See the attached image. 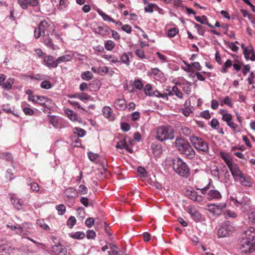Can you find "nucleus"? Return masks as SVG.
Listing matches in <instances>:
<instances>
[{
  "label": "nucleus",
  "instance_id": "1",
  "mask_svg": "<svg viewBox=\"0 0 255 255\" xmlns=\"http://www.w3.org/2000/svg\"><path fill=\"white\" fill-rule=\"evenodd\" d=\"M174 143L177 149L182 154H184L188 158L192 159L194 157L195 151L184 138L177 137Z\"/></svg>",
  "mask_w": 255,
  "mask_h": 255
},
{
  "label": "nucleus",
  "instance_id": "2",
  "mask_svg": "<svg viewBox=\"0 0 255 255\" xmlns=\"http://www.w3.org/2000/svg\"><path fill=\"white\" fill-rule=\"evenodd\" d=\"M174 129L170 127H160L156 129L155 138L160 141L172 139L174 137Z\"/></svg>",
  "mask_w": 255,
  "mask_h": 255
},
{
  "label": "nucleus",
  "instance_id": "3",
  "mask_svg": "<svg viewBox=\"0 0 255 255\" xmlns=\"http://www.w3.org/2000/svg\"><path fill=\"white\" fill-rule=\"evenodd\" d=\"M173 168L174 171L180 176L187 177L190 174V169L180 158H176L173 160Z\"/></svg>",
  "mask_w": 255,
  "mask_h": 255
},
{
  "label": "nucleus",
  "instance_id": "4",
  "mask_svg": "<svg viewBox=\"0 0 255 255\" xmlns=\"http://www.w3.org/2000/svg\"><path fill=\"white\" fill-rule=\"evenodd\" d=\"M190 140L193 146L197 150L206 153L209 152V148L208 144L202 138L193 134L190 136Z\"/></svg>",
  "mask_w": 255,
  "mask_h": 255
},
{
  "label": "nucleus",
  "instance_id": "5",
  "mask_svg": "<svg viewBox=\"0 0 255 255\" xmlns=\"http://www.w3.org/2000/svg\"><path fill=\"white\" fill-rule=\"evenodd\" d=\"M50 22L46 20L41 21L38 27L35 29L34 36L36 38H39L42 34H49L50 32Z\"/></svg>",
  "mask_w": 255,
  "mask_h": 255
},
{
  "label": "nucleus",
  "instance_id": "6",
  "mask_svg": "<svg viewBox=\"0 0 255 255\" xmlns=\"http://www.w3.org/2000/svg\"><path fill=\"white\" fill-rule=\"evenodd\" d=\"M240 248L242 252L245 254L251 253L255 251V242L243 237Z\"/></svg>",
  "mask_w": 255,
  "mask_h": 255
},
{
  "label": "nucleus",
  "instance_id": "7",
  "mask_svg": "<svg viewBox=\"0 0 255 255\" xmlns=\"http://www.w3.org/2000/svg\"><path fill=\"white\" fill-rule=\"evenodd\" d=\"M91 29L96 34H100L102 36L108 35L110 31V28L107 26H99L97 24L93 25Z\"/></svg>",
  "mask_w": 255,
  "mask_h": 255
},
{
  "label": "nucleus",
  "instance_id": "8",
  "mask_svg": "<svg viewBox=\"0 0 255 255\" xmlns=\"http://www.w3.org/2000/svg\"><path fill=\"white\" fill-rule=\"evenodd\" d=\"M232 227L226 223L222 224L218 231V236L219 238H224L228 236L232 231Z\"/></svg>",
  "mask_w": 255,
  "mask_h": 255
},
{
  "label": "nucleus",
  "instance_id": "9",
  "mask_svg": "<svg viewBox=\"0 0 255 255\" xmlns=\"http://www.w3.org/2000/svg\"><path fill=\"white\" fill-rule=\"evenodd\" d=\"M52 252L54 255H67V250L64 246L58 244L53 246Z\"/></svg>",
  "mask_w": 255,
  "mask_h": 255
},
{
  "label": "nucleus",
  "instance_id": "10",
  "mask_svg": "<svg viewBox=\"0 0 255 255\" xmlns=\"http://www.w3.org/2000/svg\"><path fill=\"white\" fill-rule=\"evenodd\" d=\"M230 169L232 176L234 177H238L239 178H243V174L241 170H240L239 166L236 164H233V163L230 165V167H228Z\"/></svg>",
  "mask_w": 255,
  "mask_h": 255
},
{
  "label": "nucleus",
  "instance_id": "11",
  "mask_svg": "<svg viewBox=\"0 0 255 255\" xmlns=\"http://www.w3.org/2000/svg\"><path fill=\"white\" fill-rule=\"evenodd\" d=\"M17 1L23 9H26L28 6H36L38 3L37 0H17Z\"/></svg>",
  "mask_w": 255,
  "mask_h": 255
},
{
  "label": "nucleus",
  "instance_id": "12",
  "mask_svg": "<svg viewBox=\"0 0 255 255\" xmlns=\"http://www.w3.org/2000/svg\"><path fill=\"white\" fill-rule=\"evenodd\" d=\"M44 62L45 65L49 68H56L57 67L56 60H55L52 56L48 55L45 56L44 57Z\"/></svg>",
  "mask_w": 255,
  "mask_h": 255
},
{
  "label": "nucleus",
  "instance_id": "13",
  "mask_svg": "<svg viewBox=\"0 0 255 255\" xmlns=\"http://www.w3.org/2000/svg\"><path fill=\"white\" fill-rule=\"evenodd\" d=\"M244 237L255 242V228L253 227H250L247 230L245 231Z\"/></svg>",
  "mask_w": 255,
  "mask_h": 255
},
{
  "label": "nucleus",
  "instance_id": "14",
  "mask_svg": "<svg viewBox=\"0 0 255 255\" xmlns=\"http://www.w3.org/2000/svg\"><path fill=\"white\" fill-rule=\"evenodd\" d=\"M43 41L46 46L53 50H55V46L53 42L51 37L49 36V33L43 35Z\"/></svg>",
  "mask_w": 255,
  "mask_h": 255
},
{
  "label": "nucleus",
  "instance_id": "15",
  "mask_svg": "<svg viewBox=\"0 0 255 255\" xmlns=\"http://www.w3.org/2000/svg\"><path fill=\"white\" fill-rule=\"evenodd\" d=\"M188 212L191 215L192 219L195 221H199L201 218V215L195 208H189Z\"/></svg>",
  "mask_w": 255,
  "mask_h": 255
},
{
  "label": "nucleus",
  "instance_id": "16",
  "mask_svg": "<svg viewBox=\"0 0 255 255\" xmlns=\"http://www.w3.org/2000/svg\"><path fill=\"white\" fill-rule=\"evenodd\" d=\"M221 197V194L218 191L211 190L207 194V198L208 200L211 201L213 199H219Z\"/></svg>",
  "mask_w": 255,
  "mask_h": 255
},
{
  "label": "nucleus",
  "instance_id": "17",
  "mask_svg": "<svg viewBox=\"0 0 255 255\" xmlns=\"http://www.w3.org/2000/svg\"><path fill=\"white\" fill-rule=\"evenodd\" d=\"M10 246L7 244H2L0 245V255H9L13 251Z\"/></svg>",
  "mask_w": 255,
  "mask_h": 255
},
{
  "label": "nucleus",
  "instance_id": "18",
  "mask_svg": "<svg viewBox=\"0 0 255 255\" xmlns=\"http://www.w3.org/2000/svg\"><path fill=\"white\" fill-rule=\"evenodd\" d=\"M64 193L67 198H75L78 197V191L72 187L66 189Z\"/></svg>",
  "mask_w": 255,
  "mask_h": 255
},
{
  "label": "nucleus",
  "instance_id": "19",
  "mask_svg": "<svg viewBox=\"0 0 255 255\" xmlns=\"http://www.w3.org/2000/svg\"><path fill=\"white\" fill-rule=\"evenodd\" d=\"M115 107L119 110H124L127 108L126 101L124 99H118L114 103Z\"/></svg>",
  "mask_w": 255,
  "mask_h": 255
},
{
  "label": "nucleus",
  "instance_id": "20",
  "mask_svg": "<svg viewBox=\"0 0 255 255\" xmlns=\"http://www.w3.org/2000/svg\"><path fill=\"white\" fill-rule=\"evenodd\" d=\"M188 196L190 199L194 201L201 202L203 201L202 197L201 195L198 194V193L195 191H190L189 193Z\"/></svg>",
  "mask_w": 255,
  "mask_h": 255
},
{
  "label": "nucleus",
  "instance_id": "21",
  "mask_svg": "<svg viewBox=\"0 0 255 255\" xmlns=\"http://www.w3.org/2000/svg\"><path fill=\"white\" fill-rule=\"evenodd\" d=\"M65 113L71 121H78L79 123L81 122L82 119L81 118H78L76 114L73 111L67 109L65 110Z\"/></svg>",
  "mask_w": 255,
  "mask_h": 255
},
{
  "label": "nucleus",
  "instance_id": "22",
  "mask_svg": "<svg viewBox=\"0 0 255 255\" xmlns=\"http://www.w3.org/2000/svg\"><path fill=\"white\" fill-rule=\"evenodd\" d=\"M226 206V204L225 203H220L219 204L215 205V204H211L209 205V207H212V208L210 209V210L213 212H217L218 211H220L223 209L225 208Z\"/></svg>",
  "mask_w": 255,
  "mask_h": 255
},
{
  "label": "nucleus",
  "instance_id": "23",
  "mask_svg": "<svg viewBox=\"0 0 255 255\" xmlns=\"http://www.w3.org/2000/svg\"><path fill=\"white\" fill-rule=\"evenodd\" d=\"M68 97L70 98H78L81 100H88L90 99L91 97L86 93H83L82 94H76L74 95H69Z\"/></svg>",
  "mask_w": 255,
  "mask_h": 255
},
{
  "label": "nucleus",
  "instance_id": "24",
  "mask_svg": "<svg viewBox=\"0 0 255 255\" xmlns=\"http://www.w3.org/2000/svg\"><path fill=\"white\" fill-rule=\"evenodd\" d=\"M72 57L70 55L68 54L60 56L56 59L57 65L62 62L70 61L72 60Z\"/></svg>",
  "mask_w": 255,
  "mask_h": 255
},
{
  "label": "nucleus",
  "instance_id": "25",
  "mask_svg": "<svg viewBox=\"0 0 255 255\" xmlns=\"http://www.w3.org/2000/svg\"><path fill=\"white\" fill-rule=\"evenodd\" d=\"M10 199L12 204L16 209L20 210L21 209L22 204L19 199L14 198V197H11Z\"/></svg>",
  "mask_w": 255,
  "mask_h": 255
},
{
  "label": "nucleus",
  "instance_id": "26",
  "mask_svg": "<svg viewBox=\"0 0 255 255\" xmlns=\"http://www.w3.org/2000/svg\"><path fill=\"white\" fill-rule=\"evenodd\" d=\"M227 125L233 129L234 133L239 132L241 130V128L239 126L235 124L232 121H231Z\"/></svg>",
  "mask_w": 255,
  "mask_h": 255
},
{
  "label": "nucleus",
  "instance_id": "27",
  "mask_svg": "<svg viewBox=\"0 0 255 255\" xmlns=\"http://www.w3.org/2000/svg\"><path fill=\"white\" fill-rule=\"evenodd\" d=\"M221 156L225 162L228 167H230V165L232 163V159L230 158L229 155L225 152H221Z\"/></svg>",
  "mask_w": 255,
  "mask_h": 255
},
{
  "label": "nucleus",
  "instance_id": "28",
  "mask_svg": "<svg viewBox=\"0 0 255 255\" xmlns=\"http://www.w3.org/2000/svg\"><path fill=\"white\" fill-rule=\"evenodd\" d=\"M104 116L106 118H110L112 117L113 110L109 106H105L102 110Z\"/></svg>",
  "mask_w": 255,
  "mask_h": 255
},
{
  "label": "nucleus",
  "instance_id": "29",
  "mask_svg": "<svg viewBox=\"0 0 255 255\" xmlns=\"http://www.w3.org/2000/svg\"><path fill=\"white\" fill-rule=\"evenodd\" d=\"M98 12L99 15L102 16L104 20L112 22H115V20L113 18L110 17L109 15L103 12L102 11L98 10Z\"/></svg>",
  "mask_w": 255,
  "mask_h": 255
},
{
  "label": "nucleus",
  "instance_id": "30",
  "mask_svg": "<svg viewBox=\"0 0 255 255\" xmlns=\"http://www.w3.org/2000/svg\"><path fill=\"white\" fill-rule=\"evenodd\" d=\"M56 209L58 212V214L60 215H63L66 212V207L63 204H59L56 206Z\"/></svg>",
  "mask_w": 255,
  "mask_h": 255
},
{
  "label": "nucleus",
  "instance_id": "31",
  "mask_svg": "<svg viewBox=\"0 0 255 255\" xmlns=\"http://www.w3.org/2000/svg\"><path fill=\"white\" fill-rule=\"evenodd\" d=\"M93 77V74L89 71L85 72L81 75L82 78L85 80H89L91 79Z\"/></svg>",
  "mask_w": 255,
  "mask_h": 255
},
{
  "label": "nucleus",
  "instance_id": "32",
  "mask_svg": "<svg viewBox=\"0 0 255 255\" xmlns=\"http://www.w3.org/2000/svg\"><path fill=\"white\" fill-rule=\"evenodd\" d=\"M47 98L43 96H36V101L35 103L39 104L42 106H44L45 102Z\"/></svg>",
  "mask_w": 255,
  "mask_h": 255
},
{
  "label": "nucleus",
  "instance_id": "33",
  "mask_svg": "<svg viewBox=\"0 0 255 255\" xmlns=\"http://www.w3.org/2000/svg\"><path fill=\"white\" fill-rule=\"evenodd\" d=\"M36 223L38 225H39L40 227L43 228L45 230H49L50 228L49 226L46 224L42 219H39L36 221Z\"/></svg>",
  "mask_w": 255,
  "mask_h": 255
},
{
  "label": "nucleus",
  "instance_id": "34",
  "mask_svg": "<svg viewBox=\"0 0 255 255\" xmlns=\"http://www.w3.org/2000/svg\"><path fill=\"white\" fill-rule=\"evenodd\" d=\"M172 91L173 92L174 94H175L178 98L182 99L183 94L177 86H173L172 88Z\"/></svg>",
  "mask_w": 255,
  "mask_h": 255
},
{
  "label": "nucleus",
  "instance_id": "35",
  "mask_svg": "<svg viewBox=\"0 0 255 255\" xmlns=\"http://www.w3.org/2000/svg\"><path fill=\"white\" fill-rule=\"evenodd\" d=\"M85 236V234L84 232H77L71 235L72 238L76 239H82Z\"/></svg>",
  "mask_w": 255,
  "mask_h": 255
},
{
  "label": "nucleus",
  "instance_id": "36",
  "mask_svg": "<svg viewBox=\"0 0 255 255\" xmlns=\"http://www.w3.org/2000/svg\"><path fill=\"white\" fill-rule=\"evenodd\" d=\"M13 83V79L9 78L6 81V83H4L3 88L4 89L9 90L11 88V86Z\"/></svg>",
  "mask_w": 255,
  "mask_h": 255
},
{
  "label": "nucleus",
  "instance_id": "37",
  "mask_svg": "<svg viewBox=\"0 0 255 255\" xmlns=\"http://www.w3.org/2000/svg\"><path fill=\"white\" fill-rule=\"evenodd\" d=\"M103 57L105 59H106L111 61L114 63L119 62L118 58L117 57H114L113 55H103Z\"/></svg>",
  "mask_w": 255,
  "mask_h": 255
},
{
  "label": "nucleus",
  "instance_id": "38",
  "mask_svg": "<svg viewBox=\"0 0 255 255\" xmlns=\"http://www.w3.org/2000/svg\"><path fill=\"white\" fill-rule=\"evenodd\" d=\"M74 133L77 134L79 137H83L85 134V130L82 128H75L74 129Z\"/></svg>",
  "mask_w": 255,
  "mask_h": 255
},
{
  "label": "nucleus",
  "instance_id": "39",
  "mask_svg": "<svg viewBox=\"0 0 255 255\" xmlns=\"http://www.w3.org/2000/svg\"><path fill=\"white\" fill-rule=\"evenodd\" d=\"M105 47L107 50H112L115 47V43L112 40H108L105 44Z\"/></svg>",
  "mask_w": 255,
  "mask_h": 255
},
{
  "label": "nucleus",
  "instance_id": "40",
  "mask_svg": "<svg viewBox=\"0 0 255 255\" xmlns=\"http://www.w3.org/2000/svg\"><path fill=\"white\" fill-rule=\"evenodd\" d=\"M179 32V29L177 28H172L168 30V36L169 37H174Z\"/></svg>",
  "mask_w": 255,
  "mask_h": 255
},
{
  "label": "nucleus",
  "instance_id": "41",
  "mask_svg": "<svg viewBox=\"0 0 255 255\" xmlns=\"http://www.w3.org/2000/svg\"><path fill=\"white\" fill-rule=\"evenodd\" d=\"M181 131L182 133H183L184 135H185L186 136H191L192 135L191 134V131L190 129L186 127H182L181 128Z\"/></svg>",
  "mask_w": 255,
  "mask_h": 255
},
{
  "label": "nucleus",
  "instance_id": "42",
  "mask_svg": "<svg viewBox=\"0 0 255 255\" xmlns=\"http://www.w3.org/2000/svg\"><path fill=\"white\" fill-rule=\"evenodd\" d=\"M54 103L53 102V101L47 98L44 107L48 109H50L51 108H53L54 107Z\"/></svg>",
  "mask_w": 255,
  "mask_h": 255
},
{
  "label": "nucleus",
  "instance_id": "43",
  "mask_svg": "<svg viewBox=\"0 0 255 255\" xmlns=\"http://www.w3.org/2000/svg\"><path fill=\"white\" fill-rule=\"evenodd\" d=\"M76 222V219L73 216H71L67 222V225L70 228H72Z\"/></svg>",
  "mask_w": 255,
  "mask_h": 255
},
{
  "label": "nucleus",
  "instance_id": "44",
  "mask_svg": "<svg viewBox=\"0 0 255 255\" xmlns=\"http://www.w3.org/2000/svg\"><path fill=\"white\" fill-rule=\"evenodd\" d=\"M40 86L43 89H49L52 88V84L49 81L45 80L41 83Z\"/></svg>",
  "mask_w": 255,
  "mask_h": 255
},
{
  "label": "nucleus",
  "instance_id": "45",
  "mask_svg": "<svg viewBox=\"0 0 255 255\" xmlns=\"http://www.w3.org/2000/svg\"><path fill=\"white\" fill-rule=\"evenodd\" d=\"M222 120L226 122L227 124L229 122H230L232 120V116L231 114L227 113L224 114H223V117L222 118Z\"/></svg>",
  "mask_w": 255,
  "mask_h": 255
},
{
  "label": "nucleus",
  "instance_id": "46",
  "mask_svg": "<svg viewBox=\"0 0 255 255\" xmlns=\"http://www.w3.org/2000/svg\"><path fill=\"white\" fill-rule=\"evenodd\" d=\"M88 156L89 159L95 162L96 159L99 157V155L97 153H95L92 152H89L88 153Z\"/></svg>",
  "mask_w": 255,
  "mask_h": 255
},
{
  "label": "nucleus",
  "instance_id": "47",
  "mask_svg": "<svg viewBox=\"0 0 255 255\" xmlns=\"http://www.w3.org/2000/svg\"><path fill=\"white\" fill-rule=\"evenodd\" d=\"M121 61L123 63L126 64L127 66L129 65L130 62L128 56L126 53L124 54L121 56Z\"/></svg>",
  "mask_w": 255,
  "mask_h": 255
},
{
  "label": "nucleus",
  "instance_id": "48",
  "mask_svg": "<svg viewBox=\"0 0 255 255\" xmlns=\"http://www.w3.org/2000/svg\"><path fill=\"white\" fill-rule=\"evenodd\" d=\"M195 18L198 22L202 24H205L206 21H207V18L205 15H202V16H195Z\"/></svg>",
  "mask_w": 255,
  "mask_h": 255
},
{
  "label": "nucleus",
  "instance_id": "49",
  "mask_svg": "<svg viewBox=\"0 0 255 255\" xmlns=\"http://www.w3.org/2000/svg\"><path fill=\"white\" fill-rule=\"evenodd\" d=\"M225 44L228 47L231 48L233 51L237 52L239 49V47L235 45V43L233 42H225Z\"/></svg>",
  "mask_w": 255,
  "mask_h": 255
},
{
  "label": "nucleus",
  "instance_id": "50",
  "mask_svg": "<svg viewBox=\"0 0 255 255\" xmlns=\"http://www.w3.org/2000/svg\"><path fill=\"white\" fill-rule=\"evenodd\" d=\"M133 86L138 90H141L143 85L140 79H136L134 81Z\"/></svg>",
  "mask_w": 255,
  "mask_h": 255
},
{
  "label": "nucleus",
  "instance_id": "51",
  "mask_svg": "<svg viewBox=\"0 0 255 255\" xmlns=\"http://www.w3.org/2000/svg\"><path fill=\"white\" fill-rule=\"evenodd\" d=\"M241 179V183L242 185L245 186H248L250 185V179L248 177H245L243 175V178H240Z\"/></svg>",
  "mask_w": 255,
  "mask_h": 255
},
{
  "label": "nucleus",
  "instance_id": "52",
  "mask_svg": "<svg viewBox=\"0 0 255 255\" xmlns=\"http://www.w3.org/2000/svg\"><path fill=\"white\" fill-rule=\"evenodd\" d=\"M88 188L84 185L79 186L78 192L81 194H87L88 193Z\"/></svg>",
  "mask_w": 255,
  "mask_h": 255
},
{
  "label": "nucleus",
  "instance_id": "53",
  "mask_svg": "<svg viewBox=\"0 0 255 255\" xmlns=\"http://www.w3.org/2000/svg\"><path fill=\"white\" fill-rule=\"evenodd\" d=\"M152 89V86L150 84H147L145 85L144 91L145 94L147 96H151L152 93L150 92V91Z\"/></svg>",
  "mask_w": 255,
  "mask_h": 255
},
{
  "label": "nucleus",
  "instance_id": "54",
  "mask_svg": "<svg viewBox=\"0 0 255 255\" xmlns=\"http://www.w3.org/2000/svg\"><path fill=\"white\" fill-rule=\"evenodd\" d=\"M7 227H9L12 230H17V231H16L17 233H18V234L21 233L22 228L20 225L15 226V225H7Z\"/></svg>",
  "mask_w": 255,
  "mask_h": 255
},
{
  "label": "nucleus",
  "instance_id": "55",
  "mask_svg": "<svg viewBox=\"0 0 255 255\" xmlns=\"http://www.w3.org/2000/svg\"><path fill=\"white\" fill-rule=\"evenodd\" d=\"M95 223V220L93 218L89 217L85 221L86 225L89 227H91L93 225H94Z\"/></svg>",
  "mask_w": 255,
  "mask_h": 255
},
{
  "label": "nucleus",
  "instance_id": "56",
  "mask_svg": "<svg viewBox=\"0 0 255 255\" xmlns=\"http://www.w3.org/2000/svg\"><path fill=\"white\" fill-rule=\"evenodd\" d=\"M30 189L34 192H37L39 191V187L38 184L36 182L30 183L29 184Z\"/></svg>",
  "mask_w": 255,
  "mask_h": 255
},
{
  "label": "nucleus",
  "instance_id": "57",
  "mask_svg": "<svg viewBox=\"0 0 255 255\" xmlns=\"http://www.w3.org/2000/svg\"><path fill=\"white\" fill-rule=\"evenodd\" d=\"M87 238L88 239H94L96 237V233L93 230H88L87 231Z\"/></svg>",
  "mask_w": 255,
  "mask_h": 255
},
{
  "label": "nucleus",
  "instance_id": "58",
  "mask_svg": "<svg viewBox=\"0 0 255 255\" xmlns=\"http://www.w3.org/2000/svg\"><path fill=\"white\" fill-rule=\"evenodd\" d=\"M109 255H127L125 252L121 251H114L112 252H108Z\"/></svg>",
  "mask_w": 255,
  "mask_h": 255
},
{
  "label": "nucleus",
  "instance_id": "59",
  "mask_svg": "<svg viewBox=\"0 0 255 255\" xmlns=\"http://www.w3.org/2000/svg\"><path fill=\"white\" fill-rule=\"evenodd\" d=\"M126 139L125 138L124 140L123 141H119L116 145V147L118 148H121V149H124V148L125 147V145L127 143L126 141Z\"/></svg>",
  "mask_w": 255,
  "mask_h": 255
},
{
  "label": "nucleus",
  "instance_id": "60",
  "mask_svg": "<svg viewBox=\"0 0 255 255\" xmlns=\"http://www.w3.org/2000/svg\"><path fill=\"white\" fill-rule=\"evenodd\" d=\"M154 6H155V4L153 3H150L144 7V11L146 12H152L153 11V8Z\"/></svg>",
  "mask_w": 255,
  "mask_h": 255
},
{
  "label": "nucleus",
  "instance_id": "61",
  "mask_svg": "<svg viewBox=\"0 0 255 255\" xmlns=\"http://www.w3.org/2000/svg\"><path fill=\"white\" fill-rule=\"evenodd\" d=\"M210 125L214 129H217V127L219 125V121L216 119H213L211 121Z\"/></svg>",
  "mask_w": 255,
  "mask_h": 255
},
{
  "label": "nucleus",
  "instance_id": "62",
  "mask_svg": "<svg viewBox=\"0 0 255 255\" xmlns=\"http://www.w3.org/2000/svg\"><path fill=\"white\" fill-rule=\"evenodd\" d=\"M137 171L138 173L141 174L142 177H146L147 176V173L146 170L142 167H138Z\"/></svg>",
  "mask_w": 255,
  "mask_h": 255
},
{
  "label": "nucleus",
  "instance_id": "63",
  "mask_svg": "<svg viewBox=\"0 0 255 255\" xmlns=\"http://www.w3.org/2000/svg\"><path fill=\"white\" fill-rule=\"evenodd\" d=\"M23 111L24 113V114L26 115L31 116L34 113L33 110L28 107L23 108Z\"/></svg>",
  "mask_w": 255,
  "mask_h": 255
},
{
  "label": "nucleus",
  "instance_id": "64",
  "mask_svg": "<svg viewBox=\"0 0 255 255\" xmlns=\"http://www.w3.org/2000/svg\"><path fill=\"white\" fill-rule=\"evenodd\" d=\"M136 55L140 58L143 59L145 58V55L144 52L142 50L137 49L135 51Z\"/></svg>",
  "mask_w": 255,
  "mask_h": 255
}]
</instances>
